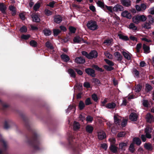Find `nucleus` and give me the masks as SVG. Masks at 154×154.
Instances as JSON below:
<instances>
[{
	"label": "nucleus",
	"mask_w": 154,
	"mask_h": 154,
	"mask_svg": "<svg viewBox=\"0 0 154 154\" xmlns=\"http://www.w3.org/2000/svg\"><path fill=\"white\" fill-rule=\"evenodd\" d=\"M86 26L89 29L93 31L95 30L98 28V25L97 23L93 20H91L88 21Z\"/></svg>",
	"instance_id": "1"
},
{
	"label": "nucleus",
	"mask_w": 154,
	"mask_h": 154,
	"mask_svg": "<svg viewBox=\"0 0 154 154\" xmlns=\"http://www.w3.org/2000/svg\"><path fill=\"white\" fill-rule=\"evenodd\" d=\"M152 132V130L151 128L146 127L145 129V132L146 133V137L148 138H150L151 137V135L150 134Z\"/></svg>",
	"instance_id": "2"
},
{
	"label": "nucleus",
	"mask_w": 154,
	"mask_h": 154,
	"mask_svg": "<svg viewBox=\"0 0 154 154\" xmlns=\"http://www.w3.org/2000/svg\"><path fill=\"white\" fill-rule=\"evenodd\" d=\"M146 119L147 122L149 123H151L154 121V119L153 116L149 113H148L146 114Z\"/></svg>",
	"instance_id": "3"
},
{
	"label": "nucleus",
	"mask_w": 154,
	"mask_h": 154,
	"mask_svg": "<svg viewBox=\"0 0 154 154\" xmlns=\"http://www.w3.org/2000/svg\"><path fill=\"white\" fill-rule=\"evenodd\" d=\"M121 117L117 115H115L114 116L115 123L116 125H119L121 122Z\"/></svg>",
	"instance_id": "4"
},
{
	"label": "nucleus",
	"mask_w": 154,
	"mask_h": 154,
	"mask_svg": "<svg viewBox=\"0 0 154 154\" xmlns=\"http://www.w3.org/2000/svg\"><path fill=\"white\" fill-rule=\"evenodd\" d=\"M121 15L122 17L128 19H130L131 18V14L127 11H125L122 12L121 13Z\"/></svg>",
	"instance_id": "5"
},
{
	"label": "nucleus",
	"mask_w": 154,
	"mask_h": 154,
	"mask_svg": "<svg viewBox=\"0 0 154 154\" xmlns=\"http://www.w3.org/2000/svg\"><path fill=\"white\" fill-rule=\"evenodd\" d=\"M80 124L77 122L75 121L73 124V129L75 131H79L80 127Z\"/></svg>",
	"instance_id": "6"
},
{
	"label": "nucleus",
	"mask_w": 154,
	"mask_h": 154,
	"mask_svg": "<svg viewBox=\"0 0 154 154\" xmlns=\"http://www.w3.org/2000/svg\"><path fill=\"white\" fill-rule=\"evenodd\" d=\"M138 116L135 112H132L131 114L129 116V119L131 121H137Z\"/></svg>",
	"instance_id": "7"
},
{
	"label": "nucleus",
	"mask_w": 154,
	"mask_h": 154,
	"mask_svg": "<svg viewBox=\"0 0 154 154\" xmlns=\"http://www.w3.org/2000/svg\"><path fill=\"white\" fill-rule=\"evenodd\" d=\"M112 9L116 11H121L123 10V8L122 5L117 4L114 6Z\"/></svg>",
	"instance_id": "8"
},
{
	"label": "nucleus",
	"mask_w": 154,
	"mask_h": 154,
	"mask_svg": "<svg viewBox=\"0 0 154 154\" xmlns=\"http://www.w3.org/2000/svg\"><path fill=\"white\" fill-rule=\"evenodd\" d=\"M97 56V52L95 51H91L89 54V56L88 57V58L91 59L93 58L96 57Z\"/></svg>",
	"instance_id": "9"
},
{
	"label": "nucleus",
	"mask_w": 154,
	"mask_h": 154,
	"mask_svg": "<svg viewBox=\"0 0 154 154\" xmlns=\"http://www.w3.org/2000/svg\"><path fill=\"white\" fill-rule=\"evenodd\" d=\"M98 137L99 140H102L106 137V134L104 131H100L98 133Z\"/></svg>",
	"instance_id": "10"
},
{
	"label": "nucleus",
	"mask_w": 154,
	"mask_h": 154,
	"mask_svg": "<svg viewBox=\"0 0 154 154\" xmlns=\"http://www.w3.org/2000/svg\"><path fill=\"white\" fill-rule=\"evenodd\" d=\"M54 21L57 23H60L62 21V17L60 15H56L54 17Z\"/></svg>",
	"instance_id": "11"
},
{
	"label": "nucleus",
	"mask_w": 154,
	"mask_h": 154,
	"mask_svg": "<svg viewBox=\"0 0 154 154\" xmlns=\"http://www.w3.org/2000/svg\"><path fill=\"white\" fill-rule=\"evenodd\" d=\"M86 72L89 75L94 77L95 76L94 71L90 68H88L85 70Z\"/></svg>",
	"instance_id": "12"
},
{
	"label": "nucleus",
	"mask_w": 154,
	"mask_h": 154,
	"mask_svg": "<svg viewBox=\"0 0 154 154\" xmlns=\"http://www.w3.org/2000/svg\"><path fill=\"white\" fill-rule=\"evenodd\" d=\"M12 123V122L10 120H8L5 121L4 125V128L6 129L8 128Z\"/></svg>",
	"instance_id": "13"
},
{
	"label": "nucleus",
	"mask_w": 154,
	"mask_h": 154,
	"mask_svg": "<svg viewBox=\"0 0 154 154\" xmlns=\"http://www.w3.org/2000/svg\"><path fill=\"white\" fill-rule=\"evenodd\" d=\"M75 62L77 63L82 64L85 63V60L82 57H78L75 59Z\"/></svg>",
	"instance_id": "14"
},
{
	"label": "nucleus",
	"mask_w": 154,
	"mask_h": 154,
	"mask_svg": "<svg viewBox=\"0 0 154 154\" xmlns=\"http://www.w3.org/2000/svg\"><path fill=\"white\" fill-rule=\"evenodd\" d=\"M7 9L6 5L3 3H0V10L3 14H5Z\"/></svg>",
	"instance_id": "15"
},
{
	"label": "nucleus",
	"mask_w": 154,
	"mask_h": 154,
	"mask_svg": "<svg viewBox=\"0 0 154 154\" xmlns=\"http://www.w3.org/2000/svg\"><path fill=\"white\" fill-rule=\"evenodd\" d=\"M114 55L116 58L119 61H121L122 59V56L120 53L117 52L114 53Z\"/></svg>",
	"instance_id": "16"
},
{
	"label": "nucleus",
	"mask_w": 154,
	"mask_h": 154,
	"mask_svg": "<svg viewBox=\"0 0 154 154\" xmlns=\"http://www.w3.org/2000/svg\"><path fill=\"white\" fill-rule=\"evenodd\" d=\"M85 129L87 132L91 133L93 130L94 128L92 125H88L86 126Z\"/></svg>",
	"instance_id": "17"
},
{
	"label": "nucleus",
	"mask_w": 154,
	"mask_h": 154,
	"mask_svg": "<svg viewBox=\"0 0 154 154\" xmlns=\"http://www.w3.org/2000/svg\"><path fill=\"white\" fill-rule=\"evenodd\" d=\"M144 147L149 151H151L153 149V147L150 143H145L144 144Z\"/></svg>",
	"instance_id": "18"
},
{
	"label": "nucleus",
	"mask_w": 154,
	"mask_h": 154,
	"mask_svg": "<svg viewBox=\"0 0 154 154\" xmlns=\"http://www.w3.org/2000/svg\"><path fill=\"white\" fill-rule=\"evenodd\" d=\"M143 49L145 53L148 54L150 52V48L145 44H143Z\"/></svg>",
	"instance_id": "19"
},
{
	"label": "nucleus",
	"mask_w": 154,
	"mask_h": 154,
	"mask_svg": "<svg viewBox=\"0 0 154 154\" xmlns=\"http://www.w3.org/2000/svg\"><path fill=\"white\" fill-rule=\"evenodd\" d=\"M9 9L11 12L12 15H15L16 13V8L14 6L11 5L9 7Z\"/></svg>",
	"instance_id": "20"
},
{
	"label": "nucleus",
	"mask_w": 154,
	"mask_h": 154,
	"mask_svg": "<svg viewBox=\"0 0 154 154\" xmlns=\"http://www.w3.org/2000/svg\"><path fill=\"white\" fill-rule=\"evenodd\" d=\"M110 150L113 153H115L117 152L118 148L113 144H111L109 147Z\"/></svg>",
	"instance_id": "21"
},
{
	"label": "nucleus",
	"mask_w": 154,
	"mask_h": 154,
	"mask_svg": "<svg viewBox=\"0 0 154 154\" xmlns=\"http://www.w3.org/2000/svg\"><path fill=\"white\" fill-rule=\"evenodd\" d=\"M116 106V104L113 103H109L105 106L108 109H112L115 108Z\"/></svg>",
	"instance_id": "22"
},
{
	"label": "nucleus",
	"mask_w": 154,
	"mask_h": 154,
	"mask_svg": "<svg viewBox=\"0 0 154 154\" xmlns=\"http://www.w3.org/2000/svg\"><path fill=\"white\" fill-rule=\"evenodd\" d=\"M132 20L134 23L137 24L140 22L138 15L133 17L132 18Z\"/></svg>",
	"instance_id": "23"
},
{
	"label": "nucleus",
	"mask_w": 154,
	"mask_h": 154,
	"mask_svg": "<svg viewBox=\"0 0 154 154\" xmlns=\"http://www.w3.org/2000/svg\"><path fill=\"white\" fill-rule=\"evenodd\" d=\"M122 54L125 58L127 59L128 60L131 59V54L129 52L123 51Z\"/></svg>",
	"instance_id": "24"
},
{
	"label": "nucleus",
	"mask_w": 154,
	"mask_h": 154,
	"mask_svg": "<svg viewBox=\"0 0 154 154\" xmlns=\"http://www.w3.org/2000/svg\"><path fill=\"white\" fill-rule=\"evenodd\" d=\"M122 2L123 5L126 7H128L131 5L129 0H122Z\"/></svg>",
	"instance_id": "25"
},
{
	"label": "nucleus",
	"mask_w": 154,
	"mask_h": 154,
	"mask_svg": "<svg viewBox=\"0 0 154 154\" xmlns=\"http://www.w3.org/2000/svg\"><path fill=\"white\" fill-rule=\"evenodd\" d=\"M127 143L122 142L119 144V148L122 150H125V147L127 145Z\"/></svg>",
	"instance_id": "26"
},
{
	"label": "nucleus",
	"mask_w": 154,
	"mask_h": 154,
	"mask_svg": "<svg viewBox=\"0 0 154 154\" xmlns=\"http://www.w3.org/2000/svg\"><path fill=\"white\" fill-rule=\"evenodd\" d=\"M32 17L33 18V20L34 21L39 22L40 21V19L37 14H34L32 15Z\"/></svg>",
	"instance_id": "27"
},
{
	"label": "nucleus",
	"mask_w": 154,
	"mask_h": 154,
	"mask_svg": "<svg viewBox=\"0 0 154 154\" xmlns=\"http://www.w3.org/2000/svg\"><path fill=\"white\" fill-rule=\"evenodd\" d=\"M61 57L62 60L64 62H67L69 60V58L68 56L65 54H62Z\"/></svg>",
	"instance_id": "28"
},
{
	"label": "nucleus",
	"mask_w": 154,
	"mask_h": 154,
	"mask_svg": "<svg viewBox=\"0 0 154 154\" xmlns=\"http://www.w3.org/2000/svg\"><path fill=\"white\" fill-rule=\"evenodd\" d=\"M82 41L83 39L78 36L75 37L73 39V41L75 43H79Z\"/></svg>",
	"instance_id": "29"
},
{
	"label": "nucleus",
	"mask_w": 154,
	"mask_h": 154,
	"mask_svg": "<svg viewBox=\"0 0 154 154\" xmlns=\"http://www.w3.org/2000/svg\"><path fill=\"white\" fill-rule=\"evenodd\" d=\"M119 38L122 40L125 41H127L129 40V38L127 36L121 34H119L118 35Z\"/></svg>",
	"instance_id": "30"
},
{
	"label": "nucleus",
	"mask_w": 154,
	"mask_h": 154,
	"mask_svg": "<svg viewBox=\"0 0 154 154\" xmlns=\"http://www.w3.org/2000/svg\"><path fill=\"white\" fill-rule=\"evenodd\" d=\"M128 27L130 29L133 31H135L137 29V27L133 23H131Z\"/></svg>",
	"instance_id": "31"
},
{
	"label": "nucleus",
	"mask_w": 154,
	"mask_h": 154,
	"mask_svg": "<svg viewBox=\"0 0 154 154\" xmlns=\"http://www.w3.org/2000/svg\"><path fill=\"white\" fill-rule=\"evenodd\" d=\"M68 72L71 77L74 78L75 77V73L73 70L72 69H69L68 70Z\"/></svg>",
	"instance_id": "32"
},
{
	"label": "nucleus",
	"mask_w": 154,
	"mask_h": 154,
	"mask_svg": "<svg viewBox=\"0 0 154 154\" xmlns=\"http://www.w3.org/2000/svg\"><path fill=\"white\" fill-rule=\"evenodd\" d=\"M73 109L74 111L75 112L76 109V106L75 105H70L67 109L66 110V112H69L71 110Z\"/></svg>",
	"instance_id": "33"
},
{
	"label": "nucleus",
	"mask_w": 154,
	"mask_h": 154,
	"mask_svg": "<svg viewBox=\"0 0 154 154\" xmlns=\"http://www.w3.org/2000/svg\"><path fill=\"white\" fill-rule=\"evenodd\" d=\"M133 141L137 145H140L141 143L140 140L138 137L134 138L133 139Z\"/></svg>",
	"instance_id": "34"
},
{
	"label": "nucleus",
	"mask_w": 154,
	"mask_h": 154,
	"mask_svg": "<svg viewBox=\"0 0 154 154\" xmlns=\"http://www.w3.org/2000/svg\"><path fill=\"white\" fill-rule=\"evenodd\" d=\"M151 24L149 22H146L143 25V27L145 29H149L151 28Z\"/></svg>",
	"instance_id": "35"
},
{
	"label": "nucleus",
	"mask_w": 154,
	"mask_h": 154,
	"mask_svg": "<svg viewBox=\"0 0 154 154\" xmlns=\"http://www.w3.org/2000/svg\"><path fill=\"white\" fill-rule=\"evenodd\" d=\"M139 20L141 22H144L147 19V17H146L144 15H139Z\"/></svg>",
	"instance_id": "36"
},
{
	"label": "nucleus",
	"mask_w": 154,
	"mask_h": 154,
	"mask_svg": "<svg viewBox=\"0 0 154 154\" xmlns=\"http://www.w3.org/2000/svg\"><path fill=\"white\" fill-rule=\"evenodd\" d=\"M112 39H108L105 40L104 42L103 43L107 45H109L112 44Z\"/></svg>",
	"instance_id": "37"
},
{
	"label": "nucleus",
	"mask_w": 154,
	"mask_h": 154,
	"mask_svg": "<svg viewBox=\"0 0 154 154\" xmlns=\"http://www.w3.org/2000/svg\"><path fill=\"white\" fill-rule=\"evenodd\" d=\"M79 107L80 110H82L84 109L85 107V104L82 101H80L79 104Z\"/></svg>",
	"instance_id": "38"
},
{
	"label": "nucleus",
	"mask_w": 154,
	"mask_h": 154,
	"mask_svg": "<svg viewBox=\"0 0 154 154\" xmlns=\"http://www.w3.org/2000/svg\"><path fill=\"white\" fill-rule=\"evenodd\" d=\"M43 32L45 35H49L51 34V32L49 29H45L43 31Z\"/></svg>",
	"instance_id": "39"
},
{
	"label": "nucleus",
	"mask_w": 154,
	"mask_h": 154,
	"mask_svg": "<svg viewBox=\"0 0 154 154\" xmlns=\"http://www.w3.org/2000/svg\"><path fill=\"white\" fill-rule=\"evenodd\" d=\"M142 88L141 86L140 85H137L135 87L134 89L135 91L137 93L139 92L141 90Z\"/></svg>",
	"instance_id": "40"
},
{
	"label": "nucleus",
	"mask_w": 154,
	"mask_h": 154,
	"mask_svg": "<svg viewBox=\"0 0 154 154\" xmlns=\"http://www.w3.org/2000/svg\"><path fill=\"white\" fill-rule=\"evenodd\" d=\"M45 13L47 16L51 15L52 14V12L47 9H45Z\"/></svg>",
	"instance_id": "41"
},
{
	"label": "nucleus",
	"mask_w": 154,
	"mask_h": 154,
	"mask_svg": "<svg viewBox=\"0 0 154 154\" xmlns=\"http://www.w3.org/2000/svg\"><path fill=\"white\" fill-rule=\"evenodd\" d=\"M148 18L149 23L152 24L154 22L153 18L151 15H149L148 16Z\"/></svg>",
	"instance_id": "42"
},
{
	"label": "nucleus",
	"mask_w": 154,
	"mask_h": 154,
	"mask_svg": "<svg viewBox=\"0 0 154 154\" xmlns=\"http://www.w3.org/2000/svg\"><path fill=\"white\" fill-rule=\"evenodd\" d=\"M129 149L131 152L133 153L134 152L135 150V149L134 147V143H131L130 144L129 147Z\"/></svg>",
	"instance_id": "43"
},
{
	"label": "nucleus",
	"mask_w": 154,
	"mask_h": 154,
	"mask_svg": "<svg viewBox=\"0 0 154 154\" xmlns=\"http://www.w3.org/2000/svg\"><path fill=\"white\" fill-rule=\"evenodd\" d=\"M46 47L50 49H52L53 47L52 44L49 42H47L45 44Z\"/></svg>",
	"instance_id": "44"
},
{
	"label": "nucleus",
	"mask_w": 154,
	"mask_h": 154,
	"mask_svg": "<svg viewBox=\"0 0 154 154\" xmlns=\"http://www.w3.org/2000/svg\"><path fill=\"white\" fill-rule=\"evenodd\" d=\"M96 3L98 6L101 8H104L105 6L104 3L103 2L98 0L96 2Z\"/></svg>",
	"instance_id": "45"
},
{
	"label": "nucleus",
	"mask_w": 154,
	"mask_h": 154,
	"mask_svg": "<svg viewBox=\"0 0 154 154\" xmlns=\"http://www.w3.org/2000/svg\"><path fill=\"white\" fill-rule=\"evenodd\" d=\"M141 39L143 41H145L148 42H151V40L149 39L147 36L143 37L141 38Z\"/></svg>",
	"instance_id": "46"
},
{
	"label": "nucleus",
	"mask_w": 154,
	"mask_h": 154,
	"mask_svg": "<svg viewBox=\"0 0 154 154\" xmlns=\"http://www.w3.org/2000/svg\"><path fill=\"white\" fill-rule=\"evenodd\" d=\"M37 44V42L34 40H32L30 42V45L33 47L36 46Z\"/></svg>",
	"instance_id": "47"
},
{
	"label": "nucleus",
	"mask_w": 154,
	"mask_h": 154,
	"mask_svg": "<svg viewBox=\"0 0 154 154\" xmlns=\"http://www.w3.org/2000/svg\"><path fill=\"white\" fill-rule=\"evenodd\" d=\"M40 7V4L38 2L36 3L33 7V9L35 11H37L38 9Z\"/></svg>",
	"instance_id": "48"
},
{
	"label": "nucleus",
	"mask_w": 154,
	"mask_h": 154,
	"mask_svg": "<svg viewBox=\"0 0 154 154\" xmlns=\"http://www.w3.org/2000/svg\"><path fill=\"white\" fill-rule=\"evenodd\" d=\"M104 67L105 69L108 71H111L113 69V68L110 66L104 65Z\"/></svg>",
	"instance_id": "49"
},
{
	"label": "nucleus",
	"mask_w": 154,
	"mask_h": 154,
	"mask_svg": "<svg viewBox=\"0 0 154 154\" xmlns=\"http://www.w3.org/2000/svg\"><path fill=\"white\" fill-rule=\"evenodd\" d=\"M61 31L58 29H53V33L54 35L55 36H57L60 33Z\"/></svg>",
	"instance_id": "50"
},
{
	"label": "nucleus",
	"mask_w": 154,
	"mask_h": 154,
	"mask_svg": "<svg viewBox=\"0 0 154 154\" xmlns=\"http://www.w3.org/2000/svg\"><path fill=\"white\" fill-rule=\"evenodd\" d=\"M105 56L107 58L111 59L112 58V55L109 53V52L106 51L104 53Z\"/></svg>",
	"instance_id": "51"
},
{
	"label": "nucleus",
	"mask_w": 154,
	"mask_h": 154,
	"mask_svg": "<svg viewBox=\"0 0 154 154\" xmlns=\"http://www.w3.org/2000/svg\"><path fill=\"white\" fill-rule=\"evenodd\" d=\"M20 31L21 32H26L27 31V28L25 26H23L20 29Z\"/></svg>",
	"instance_id": "52"
},
{
	"label": "nucleus",
	"mask_w": 154,
	"mask_h": 154,
	"mask_svg": "<svg viewBox=\"0 0 154 154\" xmlns=\"http://www.w3.org/2000/svg\"><path fill=\"white\" fill-rule=\"evenodd\" d=\"M79 120H81L82 121H83L85 119V115L84 114H80L79 115Z\"/></svg>",
	"instance_id": "53"
},
{
	"label": "nucleus",
	"mask_w": 154,
	"mask_h": 154,
	"mask_svg": "<svg viewBox=\"0 0 154 154\" xmlns=\"http://www.w3.org/2000/svg\"><path fill=\"white\" fill-rule=\"evenodd\" d=\"M105 61L106 63L110 66H112L114 65L113 63L111 61L107 59H105Z\"/></svg>",
	"instance_id": "54"
},
{
	"label": "nucleus",
	"mask_w": 154,
	"mask_h": 154,
	"mask_svg": "<svg viewBox=\"0 0 154 154\" xmlns=\"http://www.w3.org/2000/svg\"><path fill=\"white\" fill-rule=\"evenodd\" d=\"M143 104L144 106L148 107L149 105V103L147 100H144L143 101Z\"/></svg>",
	"instance_id": "55"
},
{
	"label": "nucleus",
	"mask_w": 154,
	"mask_h": 154,
	"mask_svg": "<svg viewBox=\"0 0 154 154\" xmlns=\"http://www.w3.org/2000/svg\"><path fill=\"white\" fill-rule=\"evenodd\" d=\"M30 37L29 35H21V37L22 39L26 40L28 39Z\"/></svg>",
	"instance_id": "56"
},
{
	"label": "nucleus",
	"mask_w": 154,
	"mask_h": 154,
	"mask_svg": "<svg viewBox=\"0 0 154 154\" xmlns=\"http://www.w3.org/2000/svg\"><path fill=\"white\" fill-rule=\"evenodd\" d=\"M109 140L111 144L113 145L116 142V139L112 137L109 139Z\"/></svg>",
	"instance_id": "57"
},
{
	"label": "nucleus",
	"mask_w": 154,
	"mask_h": 154,
	"mask_svg": "<svg viewBox=\"0 0 154 154\" xmlns=\"http://www.w3.org/2000/svg\"><path fill=\"white\" fill-rule=\"evenodd\" d=\"M125 134L126 133L125 132H122L118 134L117 136L119 137H123L125 135Z\"/></svg>",
	"instance_id": "58"
},
{
	"label": "nucleus",
	"mask_w": 154,
	"mask_h": 154,
	"mask_svg": "<svg viewBox=\"0 0 154 154\" xmlns=\"http://www.w3.org/2000/svg\"><path fill=\"white\" fill-rule=\"evenodd\" d=\"M91 103L90 98H87L85 100V104L86 105H88Z\"/></svg>",
	"instance_id": "59"
},
{
	"label": "nucleus",
	"mask_w": 154,
	"mask_h": 154,
	"mask_svg": "<svg viewBox=\"0 0 154 154\" xmlns=\"http://www.w3.org/2000/svg\"><path fill=\"white\" fill-rule=\"evenodd\" d=\"M83 85L85 87L87 88H88L90 87V83L88 82H85L84 83Z\"/></svg>",
	"instance_id": "60"
},
{
	"label": "nucleus",
	"mask_w": 154,
	"mask_h": 154,
	"mask_svg": "<svg viewBox=\"0 0 154 154\" xmlns=\"http://www.w3.org/2000/svg\"><path fill=\"white\" fill-rule=\"evenodd\" d=\"M69 31L72 33H74L75 32L76 29L74 27L70 26L69 28Z\"/></svg>",
	"instance_id": "61"
},
{
	"label": "nucleus",
	"mask_w": 154,
	"mask_h": 154,
	"mask_svg": "<svg viewBox=\"0 0 154 154\" xmlns=\"http://www.w3.org/2000/svg\"><path fill=\"white\" fill-rule=\"evenodd\" d=\"M149 13L152 14H154V7L150 8L148 10Z\"/></svg>",
	"instance_id": "62"
},
{
	"label": "nucleus",
	"mask_w": 154,
	"mask_h": 154,
	"mask_svg": "<svg viewBox=\"0 0 154 154\" xmlns=\"http://www.w3.org/2000/svg\"><path fill=\"white\" fill-rule=\"evenodd\" d=\"M127 123V119H124L122 123V126L123 127H125Z\"/></svg>",
	"instance_id": "63"
},
{
	"label": "nucleus",
	"mask_w": 154,
	"mask_h": 154,
	"mask_svg": "<svg viewBox=\"0 0 154 154\" xmlns=\"http://www.w3.org/2000/svg\"><path fill=\"white\" fill-rule=\"evenodd\" d=\"M92 98L93 100L95 101H97V95L95 94H93L92 95Z\"/></svg>",
	"instance_id": "64"
}]
</instances>
